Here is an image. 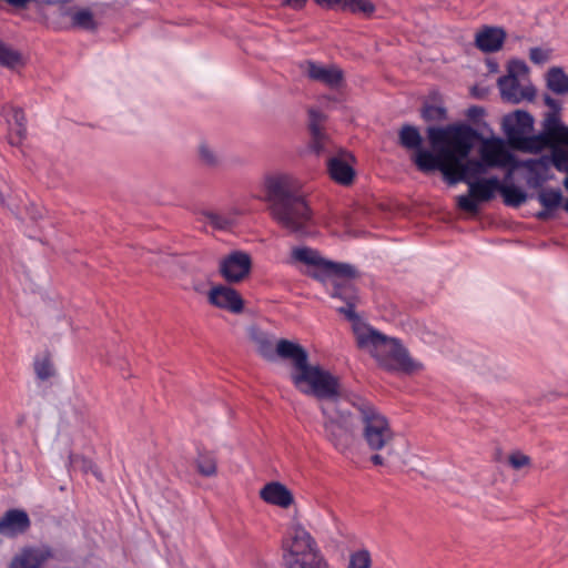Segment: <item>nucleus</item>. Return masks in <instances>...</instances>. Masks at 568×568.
I'll return each instance as SVG.
<instances>
[{"label":"nucleus","mask_w":568,"mask_h":568,"mask_svg":"<svg viewBox=\"0 0 568 568\" xmlns=\"http://www.w3.org/2000/svg\"><path fill=\"white\" fill-rule=\"evenodd\" d=\"M277 351L282 357L294 361L291 379L295 387L322 402L324 438L343 456L353 457L356 452L355 419L342 407L337 377L318 365H310L307 352L297 343L282 341Z\"/></svg>","instance_id":"nucleus-1"},{"label":"nucleus","mask_w":568,"mask_h":568,"mask_svg":"<svg viewBox=\"0 0 568 568\" xmlns=\"http://www.w3.org/2000/svg\"><path fill=\"white\" fill-rule=\"evenodd\" d=\"M427 136L434 150L417 153L415 164L420 172L440 171L448 184L471 181L469 178L486 172V163L469 160L478 133L467 124L429 126Z\"/></svg>","instance_id":"nucleus-2"},{"label":"nucleus","mask_w":568,"mask_h":568,"mask_svg":"<svg viewBox=\"0 0 568 568\" xmlns=\"http://www.w3.org/2000/svg\"><path fill=\"white\" fill-rule=\"evenodd\" d=\"M292 257L312 266V270L307 271L308 276L324 285H332L331 296L345 303V306L337 307L338 313L345 315L354 324L359 322V316L355 312L359 297L356 287L352 283V280L358 276L355 266L326 260L318 251L307 246L293 248Z\"/></svg>","instance_id":"nucleus-3"},{"label":"nucleus","mask_w":568,"mask_h":568,"mask_svg":"<svg viewBox=\"0 0 568 568\" xmlns=\"http://www.w3.org/2000/svg\"><path fill=\"white\" fill-rule=\"evenodd\" d=\"M301 187V182L290 174L272 175L265 180L271 216L281 227L296 235L306 234L312 221V212Z\"/></svg>","instance_id":"nucleus-4"},{"label":"nucleus","mask_w":568,"mask_h":568,"mask_svg":"<svg viewBox=\"0 0 568 568\" xmlns=\"http://www.w3.org/2000/svg\"><path fill=\"white\" fill-rule=\"evenodd\" d=\"M351 404L358 413L361 437L367 449L373 453L371 462L375 466H385L387 462L381 452L385 450L387 455H392L395 440V433L388 418L366 398L354 396Z\"/></svg>","instance_id":"nucleus-5"},{"label":"nucleus","mask_w":568,"mask_h":568,"mask_svg":"<svg viewBox=\"0 0 568 568\" xmlns=\"http://www.w3.org/2000/svg\"><path fill=\"white\" fill-rule=\"evenodd\" d=\"M358 347L366 349L387 371L414 369V362L398 339L388 337L369 326H356Z\"/></svg>","instance_id":"nucleus-6"},{"label":"nucleus","mask_w":568,"mask_h":568,"mask_svg":"<svg viewBox=\"0 0 568 568\" xmlns=\"http://www.w3.org/2000/svg\"><path fill=\"white\" fill-rule=\"evenodd\" d=\"M282 549L285 568H329L315 538L301 524L287 529Z\"/></svg>","instance_id":"nucleus-7"},{"label":"nucleus","mask_w":568,"mask_h":568,"mask_svg":"<svg viewBox=\"0 0 568 568\" xmlns=\"http://www.w3.org/2000/svg\"><path fill=\"white\" fill-rule=\"evenodd\" d=\"M527 142L528 149L534 153L550 148L554 166L559 172L568 173V126H565L559 118L548 114L544 121L542 131Z\"/></svg>","instance_id":"nucleus-8"},{"label":"nucleus","mask_w":568,"mask_h":568,"mask_svg":"<svg viewBox=\"0 0 568 568\" xmlns=\"http://www.w3.org/2000/svg\"><path fill=\"white\" fill-rule=\"evenodd\" d=\"M468 194L457 197V205L460 210L469 213L478 211V203L489 202L500 187L497 176L483 178L476 181H467Z\"/></svg>","instance_id":"nucleus-9"},{"label":"nucleus","mask_w":568,"mask_h":568,"mask_svg":"<svg viewBox=\"0 0 568 568\" xmlns=\"http://www.w3.org/2000/svg\"><path fill=\"white\" fill-rule=\"evenodd\" d=\"M506 134L510 143L518 150L534 153L528 149V140L536 138L528 135L534 128V118L526 111H516L508 115L505 121Z\"/></svg>","instance_id":"nucleus-10"},{"label":"nucleus","mask_w":568,"mask_h":568,"mask_svg":"<svg viewBox=\"0 0 568 568\" xmlns=\"http://www.w3.org/2000/svg\"><path fill=\"white\" fill-rule=\"evenodd\" d=\"M326 115L316 109L308 110V129L311 133L310 148L316 154H328L335 149V145L328 134L324 131Z\"/></svg>","instance_id":"nucleus-11"},{"label":"nucleus","mask_w":568,"mask_h":568,"mask_svg":"<svg viewBox=\"0 0 568 568\" xmlns=\"http://www.w3.org/2000/svg\"><path fill=\"white\" fill-rule=\"evenodd\" d=\"M252 260L250 254L243 251H233L220 262V273L227 283H239L251 271Z\"/></svg>","instance_id":"nucleus-12"},{"label":"nucleus","mask_w":568,"mask_h":568,"mask_svg":"<svg viewBox=\"0 0 568 568\" xmlns=\"http://www.w3.org/2000/svg\"><path fill=\"white\" fill-rule=\"evenodd\" d=\"M53 557V550L48 545L26 546L12 558L8 568H41Z\"/></svg>","instance_id":"nucleus-13"},{"label":"nucleus","mask_w":568,"mask_h":568,"mask_svg":"<svg viewBox=\"0 0 568 568\" xmlns=\"http://www.w3.org/2000/svg\"><path fill=\"white\" fill-rule=\"evenodd\" d=\"M498 88L504 101L509 103H520L524 100L532 101L535 89L531 85L521 87L519 80L513 74H506L498 79Z\"/></svg>","instance_id":"nucleus-14"},{"label":"nucleus","mask_w":568,"mask_h":568,"mask_svg":"<svg viewBox=\"0 0 568 568\" xmlns=\"http://www.w3.org/2000/svg\"><path fill=\"white\" fill-rule=\"evenodd\" d=\"M31 520L23 509L12 508L7 510L0 518V535L4 537H17L29 530Z\"/></svg>","instance_id":"nucleus-15"},{"label":"nucleus","mask_w":568,"mask_h":568,"mask_svg":"<svg viewBox=\"0 0 568 568\" xmlns=\"http://www.w3.org/2000/svg\"><path fill=\"white\" fill-rule=\"evenodd\" d=\"M352 161L353 156L345 152L331 156L327 160V171L331 179L338 184L349 185L355 178V171L351 164Z\"/></svg>","instance_id":"nucleus-16"},{"label":"nucleus","mask_w":568,"mask_h":568,"mask_svg":"<svg viewBox=\"0 0 568 568\" xmlns=\"http://www.w3.org/2000/svg\"><path fill=\"white\" fill-rule=\"evenodd\" d=\"M209 301L216 307L227 310L231 313H241L243 311V300L241 295L232 287H213L209 294Z\"/></svg>","instance_id":"nucleus-17"},{"label":"nucleus","mask_w":568,"mask_h":568,"mask_svg":"<svg viewBox=\"0 0 568 568\" xmlns=\"http://www.w3.org/2000/svg\"><path fill=\"white\" fill-rule=\"evenodd\" d=\"M4 115L8 123V141L11 145H20L27 136L24 112L20 108H4Z\"/></svg>","instance_id":"nucleus-18"},{"label":"nucleus","mask_w":568,"mask_h":568,"mask_svg":"<svg viewBox=\"0 0 568 568\" xmlns=\"http://www.w3.org/2000/svg\"><path fill=\"white\" fill-rule=\"evenodd\" d=\"M305 72L310 79L322 82L329 88H337L343 81L341 69L336 67L326 68L313 61L305 63Z\"/></svg>","instance_id":"nucleus-19"},{"label":"nucleus","mask_w":568,"mask_h":568,"mask_svg":"<svg viewBox=\"0 0 568 568\" xmlns=\"http://www.w3.org/2000/svg\"><path fill=\"white\" fill-rule=\"evenodd\" d=\"M260 496L265 503L282 508H288L294 503V497L290 489L278 481L266 484L261 489Z\"/></svg>","instance_id":"nucleus-20"},{"label":"nucleus","mask_w":568,"mask_h":568,"mask_svg":"<svg viewBox=\"0 0 568 568\" xmlns=\"http://www.w3.org/2000/svg\"><path fill=\"white\" fill-rule=\"evenodd\" d=\"M506 39V32L501 28L485 27L475 37L476 47L483 52H496Z\"/></svg>","instance_id":"nucleus-21"},{"label":"nucleus","mask_w":568,"mask_h":568,"mask_svg":"<svg viewBox=\"0 0 568 568\" xmlns=\"http://www.w3.org/2000/svg\"><path fill=\"white\" fill-rule=\"evenodd\" d=\"M59 14L61 18L69 17L70 18V27L83 30H94L97 29V23L93 17V13L88 8H81L79 10H73L68 7V4L58 6Z\"/></svg>","instance_id":"nucleus-22"},{"label":"nucleus","mask_w":568,"mask_h":568,"mask_svg":"<svg viewBox=\"0 0 568 568\" xmlns=\"http://www.w3.org/2000/svg\"><path fill=\"white\" fill-rule=\"evenodd\" d=\"M251 338L256 344L257 352L266 359L272 361L275 358V356H278L282 358V356L278 354V344L282 341H285L284 338L280 339L276 343V347H274L273 341L263 332L258 329H253L251 333ZM283 359H285L283 357ZM293 363L294 361L290 358Z\"/></svg>","instance_id":"nucleus-23"},{"label":"nucleus","mask_w":568,"mask_h":568,"mask_svg":"<svg viewBox=\"0 0 568 568\" xmlns=\"http://www.w3.org/2000/svg\"><path fill=\"white\" fill-rule=\"evenodd\" d=\"M398 142L403 148L407 150H415L416 153L424 151L422 149L423 136L419 130L414 125L404 124L400 128L398 133ZM416 155L417 154H415L414 160L416 159Z\"/></svg>","instance_id":"nucleus-24"},{"label":"nucleus","mask_w":568,"mask_h":568,"mask_svg":"<svg viewBox=\"0 0 568 568\" xmlns=\"http://www.w3.org/2000/svg\"><path fill=\"white\" fill-rule=\"evenodd\" d=\"M481 158L487 166H504L513 159L511 154L499 143L485 148Z\"/></svg>","instance_id":"nucleus-25"},{"label":"nucleus","mask_w":568,"mask_h":568,"mask_svg":"<svg viewBox=\"0 0 568 568\" xmlns=\"http://www.w3.org/2000/svg\"><path fill=\"white\" fill-rule=\"evenodd\" d=\"M547 87L556 94H568V75L561 68H551L547 73Z\"/></svg>","instance_id":"nucleus-26"},{"label":"nucleus","mask_w":568,"mask_h":568,"mask_svg":"<svg viewBox=\"0 0 568 568\" xmlns=\"http://www.w3.org/2000/svg\"><path fill=\"white\" fill-rule=\"evenodd\" d=\"M375 4L371 0H343L339 10L353 14L371 17L375 12Z\"/></svg>","instance_id":"nucleus-27"},{"label":"nucleus","mask_w":568,"mask_h":568,"mask_svg":"<svg viewBox=\"0 0 568 568\" xmlns=\"http://www.w3.org/2000/svg\"><path fill=\"white\" fill-rule=\"evenodd\" d=\"M498 191L503 195L504 203L508 206L518 207L527 200L526 192L516 185H504L500 183Z\"/></svg>","instance_id":"nucleus-28"},{"label":"nucleus","mask_w":568,"mask_h":568,"mask_svg":"<svg viewBox=\"0 0 568 568\" xmlns=\"http://www.w3.org/2000/svg\"><path fill=\"white\" fill-rule=\"evenodd\" d=\"M197 471L205 477L214 476L217 471L216 457L210 452H199L195 459Z\"/></svg>","instance_id":"nucleus-29"},{"label":"nucleus","mask_w":568,"mask_h":568,"mask_svg":"<svg viewBox=\"0 0 568 568\" xmlns=\"http://www.w3.org/2000/svg\"><path fill=\"white\" fill-rule=\"evenodd\" d=\"M539 203L547 210H555L562 202V192L560 189H542L537 196Z\"/></svg>","instance_id":"nucleus-30"},{"label":"nucleus","mask_w":568,"mask_h":568,"mask_svg":"<svg viewBox=\"0 0 568 568\" xmlns=\"http://www.w3.org/2000/svg\"><path fill=\"white\" fill-rule=\"evenodd\" d=\"M203 217L205 223L222 231L230 229L235 222L233 216L217 212H204Z\"/></svg>","instance_id":"nucleus-31"},{"label":"nucleus","mask_w":568,"mask_h":568,"mask_svg":"<svg viewBox=\"0 0 568 568\" xmlns=\"http://www.w3.org/2000/svg\"><path fill=\"white\" fill-rule=\"evenodd\" d=\"M21 62V54L0 40V65L14 68Z\"/></svg>","instance_id":"nucleus-32"},{"label":"nucleus","mask_w":568,"mask_h":568,"mask_svg":"<svg viewBox=\"0 0 568 568\" xmlns=\"http://www.w3.org/2000/svg\"><path fill=\"white\" fill-rule=\"evenodd\" d=\"M420 115L426 122H440L447 118V111L443 105L426 103L420 111Z\"/></svg>","instance_id":"nucleus-33"},{"label":"nucleus","mask_w":568,"mask_h":568,"mask_svg":"<svg viewBox=\"0 0 568 568\" xmlns=\"http://www.w3.org/2000/svg\"><path fill=\"white\" fill-rule=\"evenodd\" d=\"M372 557L367 549H359L349 555L346 568H371Z\"/></svg>","instance_id":"nucleus-34"},{"label":"nucleus","mask_w":568,"mask_h":568,"mask_svg":"<svg viewBox=\"0 0 568 568\" xmlns=\"http://www.w3.org/2000/svg\"><path fill=\"white\" fill-rule=\"evenodd\" d=\"M199 154L201 162L209 168H215L220 162L217 154L207 144L200 145Z\"/></svg>","instance_id":"nucleus-35"},{"label":"nucleus","mask_w":568,"mask_h":568,"mask_svg":"<svg viewBox=\"0 0 568 568\" xmlns=\"http://www.w3.org/2000/svg\"><path fill=\"white\" fill-rule=\"evenodd\" d=\"M34 371H36L38 378H40L42 381L50 378L54 374L53 366L48 358L36 361Z\"/></svg>","instance_id":"nucleus-36"},{"label":"nucleus","mask_w":568,"mask_h":568,"mask_svg":"<svg viewBox=\"0 0 568 568\" xmlns=\"http://www.w3.org/2000/svg\"><path fill=\"white\" fill-rule=\"evenodd\" d=\"M508 462L514 469H520L530 464V458L520 452H516L509 456Z\"/></svg>","instance_id":"nucleus-37"},{"label":"nucleus","mask_w":568,"mask_h":568,"mask_svg":"<svg viewBox=\"0 0 568 568\" xmlns=\"http://www.w3.org/2000/svg\"><path fill=\"white\" fill-rule=\"evenodd\" d=\"M529 59L535 64H544L549 59V51L541 48H531L529 51Z\"/></svg>","instance_id":"nucleus-38"},{"label":"nucleus","mask_w":568,"mask_h":568,"mask_svg":"<svg viewBox=\"0 0 568 568\" xmlns=\"http://www.w3.org/2000/svg\"><path fill=\"white\" fill-rule=\"evenodd\" d=\"M528 72V68L524 61L513 60L508 64L507 74H513L518 79L519 75H524Z\"/></svg>","instance_id":"nucleus-39"},{"label":"nucleus","mask_w":568,"mask_h":568,"mask_svg":"<svg viewBox=\"0 0 568 568\" xmlns=\"http://www.w3.org/2000/svg\"><path fill=\"white\" fill-rule=\"evenodd\" d=\"M544 101H545V104H546L547 106H549V108L554 111V113H552V114H554V115H556V116L558 118L557 113H558V112L560 111V109H561L560 102H559V101H557V100H555L554 98H551V97H550V95H548V94H546V95L544 97Z\"/></svg>","instance_id":"nucleus-40"},{"label":"nucleus","mask_w":568,"mask_h":568,"mask_svg":"<svg viewBox=\"0 0 568 568\" xmlns=\"http://www.w3.org/2000/svg\"><path fill=\"white\" fill-rule=\"evenodd\" d=\"M485 113V110L481 108V106H478V105H473L470 106L467 112H466V115L467 118H469L470 120H478L479 118H481Z\"/></svg>","instance_id":"nucleus-41"},{"label":"nucleus","mask_w":568,"mask_h":568,"mask_svg":"<svg viewBox=\"0 0 568 568\" xmlns=\"http://www.w3.org/2000/svg\"><path fill=\"white\" fill-rule=\"evenodd\" d=\"M321 7L339 10L343 0H314Z\"/></svg>","instance_id":"nucleus-42"},{"label":"nucleus","mask_w":568,"mask_h":568,"mask_svg":"<svg viewBox=\"0 0 568 568\" xmlns=\"http://www.w3.org/2000/svg\"><path fill=\"white\" fill-rule=\"evenodd\" d=\"M307 0H284L283 4L287 6L294 10H300L304 8Z\"/></svg>","instance_id":"nucleus-43"},{"label":"nucleus","mask_w":568,"mask_h":568,"mask_svg":"<svg viewBox=\"0 0 568 568\" xmlns=\"http://www.w3.org/2000/svg\"><path fill=\"white\" fill-rule=\"evenodd\" d=\"M6 2L17 8H23L30 2V0H6Z\"/></svg>","instance_id":"nucleus-44"},{"label":"nucleus","mask_w":568,"mask_h":568,"mask_svg":"<svg viewBox=\"0 0 568 568\" xmlns=\"http://www.w3.org/2000/svg\"><path fill=\"white\" fill-rule=\"evenodd\" d=\"M551 211H552V210L544 209L542 211H540V212H538V213L536 214V217H537L538 220H547V219H549V217H550V212H551Z\"/></svg>","instance_id":"nucleus-45"},{"label":"nucleus","mask_w":568,"mask_h":568,"mask_svg":"<svg viewBox=\"0 0 568 568\" xmlns=\"http://www.w3.org/2000/svg\"><path fill=\"white\" fill-rule=\"evenodd\" d=\"M564 186L568 191V172L566 179L564 180Z\"/></svg>","instance_id":"nucleus-46"},{"label":"nucleus","mask_w":568,"mask_h":568,"mask_svg":"<svg viewBox=\"0 0 568 568\" xmlns=\"http://www.w3.org/2000/svg\"><path fill=\"white\" fill-rule=\"evenodd\" d=\"M564 209L568 212V200L565 202Z\"/></svg>","instance_id":"nucleus-47"}]
</instances>
